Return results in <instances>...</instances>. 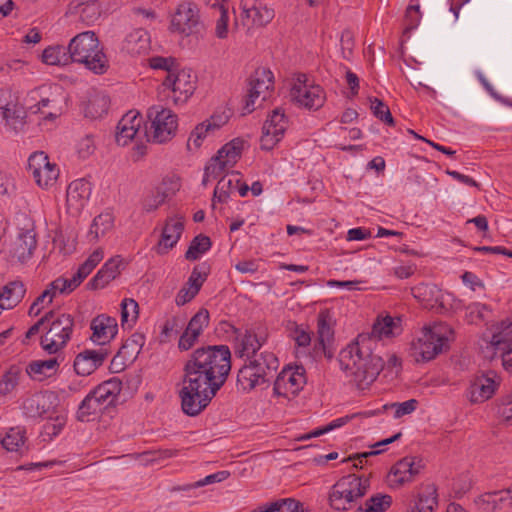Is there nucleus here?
Wrapping results in <instances>:
<instances>
[{
  "instance_id": "nucleus-1",
  "label": "nucleus",
  "mask_w": 512,
  "mask_h": 512,
  "mask_svg": "<svg viewBox=\"0 0 512 512\" xmlns=\"http://www.w3.org/2000/svg\"><path fill=\"white\" fill-rule=\"evenodd\" d=\"M231 371V352L226 345L195 349L183 367L181 407L189 416L199 415L225 384Z\"/></svg>"
},
{
  "instance_id": "nucleus-2",
  "label": "nucleus",
  "mask_w": 512,
  "mask_h": 512,
  "mask_svg": "<svg viewBox=\"0 0 512 512\" xmlns=\"http://www.w3.org/2000/svg\"><path fill=\"white\" fill-rule=\"evenodd\" d=\"M376 342L366 334H360L339 354L341 368L348 373L358 389L368 388L384 368L382 357L374 352Z\"/></svg>"
},
{
  "instance_id": "nucleus-3",
  "label": "nucleus",
  "mask_w": 512,
  "mask_h": 512,
  "mask_svg": "<svg viewBox=\"0 0 512 512\" xmlns=\"http://www.w3.org/2000/svg\"><path fill=\"white\" fill-rule=\"evenodd\" d=\"M67 50L71 56V63L84 64L95 74H103L108 69L107 57L93 31H85L74 36L70 40Z\"/></svg>"
},
{
  "instance_id": "nucleus-4",
  "label": "nucleus",
  "mask_w": 512,
  "mask_h": 512,
  "mask_svg": "<svg viewBox=\"0 0 512 512\" xmlns=\"http://www.w3.org/2000/svg\"><path fill=\"white\" fill-rule=\"evenodd\" d=\"M453 330L445 323H435L424 327L422 335L412 341L409 349L410 356L415 362H427L449 348V336Z\"/></svg>"
},
{
  "instance_id": "nucleus-5",
  "label": "nucleus",
  "mask_w": 512,
  "mask_h": 512,
  "mask_svg": "<svg viewBox=\"0 0 512 512\" xmlns=\"http://www.w3.org/2000/svg\"><path fill=\"white\" fill-rule=\"evenodd\" d=\"M370 488L368 477L349 474L340 478L329 493L330 506L338 511L353 508L358 500L366 495Z\"/></svg>"
},
{
  "instance_id": "nucleus-6",
  "label": "nucleus",
  "mask_w": 512,
  "mask_h": 512,
  "mask_svg": "<svg viewBox=\"0 0 512 512\" xmlns=\"http://www.w3.org/2000/svg\"><path fill=\"white\" fill-rule=\"evenodd\" d=\"M197 76L191 69H175L169 72L158 88L161 100L171 101L175 105L184 104L196 89Z\"/></svg>"
},
{
  "instance_id": "nucleus-7",
  "label": "nucleus",
  "mask_w": 512,
  "mask_h": 512,
  "mask_svg": "<svg viewBox=\"0 0 512 512\" xmlns=\"http://www.w3.org/2000/svg\"><path fill=\"white\" fill-rule=\"evenodd\" d=\"M74 328V318L70 314L57 313L46 322V332L40 338V345L48 354L62 350L71 339Z\"/></svg>"
},
{
  "instance_id": "nucleus-8",
  "label": "nucleus",
  "mask_w": 512,
  "mask_h": 512,
  "mask_svg": "<svg viewBox=\"0 0 512 512\" xmlns=\"http://www.w3.org/2000/svg\"><path fill=\"white\" fill-rule=\"evenodd\" d=\"M147 117L151 122L145 133L148 141L163 144L174 138L178 128V117L170 109L152 106L147 110Z\"/></svg>"
},
{
  "instance_id": "nucleus-9",
  "label": "nucleus",
  "mask_w": 512,
  "mask_h": 512,
  "mask_svg": "<svg viewBox=\"0 0 512 512\" xmlns=\"http://www.w3.org/2000/svg\"><path fill=\"white\" fill-rule=\"evenodd\" d=\"M512 322H502L499 331L492 335V338L483 349L484 357L490 360L498 355L506 370L512 368Z\"/></svg>"
},
{
  "instance_id": "nucleus-10",
  "label": "nucleus",
  "mask_w": 512,
  "mask_h": 512,
  "mask_svg": "<svg viewBox=\"0 0 512 512\" xmlns=\"http://www.w3.org/2000/svg\"><path fill=\"white\" fill-rule=\"evenodd\" d=\"M291 101L306 109L318 110L326 100V95L319 85L307 84V76L300 74L296 78L291 91Z\"/></svg>"
},
{
  "instance_id": "nucleus-11",
  "label": "nucleus",
  "mask_w": 512,
  "mask_h": 512,
  "mask_svg": "<svg viewBox=\"0 0 512 512\" xmlns=\"http://www.w3.org/2000/svg\"><path fill=\"white\" fill-rule=\"evenodd\" d=\"M274 77L270 70L266 68H258L249 78V89L243 107L244 114L251 113L255 110L258 99L265 101L271 90L273 89Z\"/></svg>"
},
{
  "instance_id": "nucleus-12",
  "label": "nucleus",
  "mask_w": 512,
  "mask_h": 512,
  "mask_svg": "<svg viewBox=\"0 0 512 512\" xmlns=\"http://www.w3.org/2000/svg\"><path fill=\"white\" fill-rule=\"evenodd\" d=\"M28 168L37 185L42 188L52 187L59 177L57 165L51 163L43 151L35 152L29 157Z\"/></svg>"
},
{
  "instance_id": "nucleus-13",
  "label": "nucleus",
  "mask_w": 512,
  "mask_h": 512,
  "mask_svg": "<svg viewBox=\"0 0 512 512\" xmlns=\"http://www.w3.org/2000/svg\"><path fill=\"white\" fill-rule=\"evenodd\" d=\"M288 127V119L282 108H276L268 116L262 127L260 145L263 150H271L282 139Z\"/></svg>"
},
{
  "instance_id": "nucleus-14",
  "label": "nucleus",
  "mask_w": 512,
  "mask_h": 512,
  "mask_svg": "<svg viewBox=\"0 0 512 512\" xmlns=\"http://www.w3.org/2000/svg\"><path fill=\"white\" fill-rule=\"evenodd\" d=\"M305 383L306 377L303 367L283 369L274 381L273 391L277 396L290 398V396H296Z\"/></svg>"
},
{
  "instance_id": "nucleus-15",
  "label": "nucleus",
  "mask_w": 512,
  "mask_h": 512,
  "mask_svg": "<svg viewBox=\"0 0 512 512\" xmlns=\"http://www.w3.org/2000/svg\"><path fill=\"white\" fill-rule=\"evenodd\" d=\"M198 25L197 7L192 3H181L172 17L171 26L173 30L189 35L197 30Z\"/></svg>"
},
{
  "instance_id": "nucleus-16",
  "label": "nucleus",
  "mask_w": 512,
  "mask_h": 512,
  "mask_svg": "<svg viewBox=\"0 0 512 512\" xmlns=\"http://www.w3.org/2000/svg\"><path fill=\"white\" fill-rule=\"evenodd\" d=\"M56 395L53 392H38L23 402V410L26 416L31 418L49 415L54 409Z\"/></svg>"
},
{
  "instance_id": "nucleus-17",
  "label": "nucleus",
  "mask_w": 512,
  "mask_h": 512,
  "mask_svg": "<svg viewBox=\"0 0 512 512\" xmlns=\"http://www.w3.org/2000/svg\"><path fill=\"white\" fill-rule=\"evenodd\" d=\"M36 247V233L33 229H27L20 232L11 243L9 254L12 259L24 263L32 257Z\"/></svg>"
},
{
  "instance_id": "nucleus-18",
  "label": "nucleus",
  "mask_w": 512,
  "mask_h": 512,
  "mask_svg": "<svg viewBox=\"0 0 512 512\" xmlns=\"http://www.w3.org/2000/svg\"><path fill=\"white\" fill-rule=\"evenodd\" d=\"M99 394V388L96 387L80 403L76 414L79 421L88 422L91 420V417L113 406L112 403H109L105 395L101 397Z\"/></svg>"
},
{
  "instance_id": "nucleus-19",
  "label": "nucleus",
  "mask_w": 512,
  "mask_h": 512,
  "mask_svg": "<svg viewBox=\"0 0 512 512\" xmlns=\"http://www.w3.org/2000/svg\"><path fill=\"white\" fill-rule=\"evenodd\" d=\"M231 327L236 334L235 354L238 357H246L247 359L258 355L257 351L262 347L265 338L259 337L252 329H246L244 332H241L234 326Z\"/></svg>"
},
{
  "instance_id": "nucleus-20",
  "label": "nucleus",
  "mask_w": 512,
  "mask_h": 512,
  "mask_svg": "<svg viewBox=\"0 0 512 512\" xmlns=\"http://www.w3.org/2000/svg\"><path fill=\"white\" fill-rule=\"evenodd\" d=\"M90 328L92 330L90 339L94 343L105 345L116 336L118 324L115 318L101 314L93 318Z\"/></svg>"
},
{
  "instance_id": "nucleus-21",
  "label": "nucleus",
  "mask_w": 512,
  "mask_h": 512,
  "mask_svg": "<svg viewBox=\"0 0 512 512\" xmlns=\"http://www.w3.org/2000/svg\"><path fill=\"white\" fill-rule=\"evenodd\" d=\"M184 230V217L174 216L167 218L157 246L158 254H166L180 239Z\"/></svg>"
},
{
  "instance_id": "nucleus-22",
  "label": "nucleus",
  "mask_w": 512,
  "mask_h": 512,
  "mask_svg": "<svg viewBox=\"0 0 512 512\" xmlns=\"http://www.w3.org/2000/svg\"><path fill=\"white\" fill-rule=\"evenodd\" d=\"M109 352L107 349L84 350L74 360V370L78 375L88 376L100 367Z\"/></svg>"
},
{
  "instance_id": "nucleus-23",
  "label": "nucleus",
  "mask_w": 512,
  "mask_h": 512,
  "mask_svg": "<svg viewBox=\"0 0 512 512\" xmlns=\"http://www.w3.org/2000/svg\"><path fill=\"white\" fill-rule=\"evenodd\" d=\"M145 343L143 334L134 333L125 340L118 353L112 359L111 365L122 369L126 363H132L140 353Z\"/></svg>"
},
{
  "instance_id": "nucleus-24",
  "label": "nucleus",
  "mask_w": 512,
  "mask_h": 512,
  "mask_svg": "<svg viewBox=\"0 0 512 512\" xmlns=\"http://www.w3.org/2000/svg\"><path fill=\"white\" fill-rule=\"evenodd\" d=\"M495 375L476 376L468 389V397L472 403H482L490 399L496 390L497 383L494 379Z\"/></svg>"
},
{
  "instance_id": "nucleus-25",
  "label": "nucleus",
  "mask_w": 512,
  "mask_h": 512,
  "mask_svg": "<svg viewBox=\"0 0 512 512\" xmlns=\"http://www.w3.org/2000/svg\"><path fill=\"white\" fill-rule=\"evenodd\" d=\"M512 489H502L497 491L485 492L479 495L474 503L478 510L482 512H495L502 509L506 504L510 505Z\"/></svg>"
},
{
  "instance_id": "nucleus-26",
  "label": "nucleus",
  "mask_w": 512,
  "mask_h": 512,
  "mask_svg": "<svg viewBox=\"0 0 512 512\" xmlns=\"http://www.w3.org/2000/svg\"><path fill=\"white\" fill-rule=\"evenodd\" d=\"M240 5L245 17L255 26H264L274 18V10L258 0H241Z\"/></svg>"
},
{
  "instance_id": "nucleus-27",
  "label": "nucleus",
  "mask_w": 512,
  "mask_h": 512,
  "mask_svg": "<svg viewBox=\"0 0 512 512\" xmlns=\"http://www.w3.org/2000/svg\"><path fill=\"white\" fill-rule=\"evenodd\" d=\"M248 360L254 366L257 373L256 376L261 379L263 384L268 383L274 377L279 367L278 358L270 351H262Z\"/></svg>"
},
{
  "instance_id": "nucleus-28",
  "label": "nucleus",
  "mask_w": 512,
  "mask_h": 512,
  "mask_svg": "<svg viewBox=\"0 0 512 512\" xmlns=\"http://www.w3.org/2000/svg\"><path fill=\"white\" fill-rule=\"evenodd\" d=\"M90 185L84 179L71 182L67 188L66 201L69 209L80 212L90 196Z\"/></svg>"
},
{
  "instance_id": "nucleus-29",
  "label": "nucleus",
  "mask_w": 512,
  "mask_h": 512,
  "mask_svg": "<svg viewBox=\"0 0 512 512\" xmlns=\"http://www.w3.org/2000/svg\"><path fill=\"white\" fill-rule=\"evenodd\" d=\"M122 264L123 259L119 255L109 259L89 282L90 289L103 288L114 280L119 275Z\"/></svg>"
},
{
  "instance_id": "nucleus-30",
  "label": "nucleus",
  "mask_w": 512,
  "mask_h": 512,
  "mask_svg": "<svg viewBox=\"0 0 512 512\" xmlns=\"http://www.w3.org/2000/svg\"><path fill=\"white\" fill-rule=\"evenodd\" d=\"M32 98L37 100V103L30 107L32 113H40L45 120H54L62 114L59 101L53 96L42 97L40 90L33 91Z\"/></svg>"
},
{
  "instance_id": "nucleus-31",
  "label": "nucleus",
  "mask_w": 512,
  "mask_h": 512,
  "mask_svg": "<svg viewBox=\"0 0 512 512\" xmlns=\"http://www.w3.org/2000/svg\"><path fill=\"white\" fill-rule=\"evenodd\" d=\"M317 328L319 345L322 347L324 355L331 359L334 354L331 349V343L334 339V330L331 326V317L328 311H321L319 313Z\"/></svg>"
},
{
  "instance_id": "nucleus-32",
  "label": "nucleus",
  "mask_w": 512,
  "mask_h": 512,
  "mask_svg": "<svg viewBox=\"0 0 512 512\" xmlns=\"http://www.w3.org/2000/svg\"><path fill=\"white\" fill-rule=\"evenodd\" d=\"M150 48V37L146 30L135 29L124 41L123 50L132 56L145 54Z\"/></svg>"
},
{
  "instance_id": "nucleus-33",
  "label": "nucleus",
  "mask_w": 512,
  "mask_h": 512,
  "mask_svg": "<svg viewBox=\"0 0 512 512\" xmlns=\"http://www.w3.org/2000/svg\"><path fill=\"white\" fill-rule=\"evenodd\" d=\"M421 468L420 460L416 462L413 457H404L394 465L392 471L396 477V482L402 485L413 481L414 477L420 473Z\"/></svg>"
},
{
  "instance_id": "nucleus-34",
  "label": "nucleus",
  "mask_w": 512,
  "mask_h": 512,
  "mask_svg": "<svg viewBox=\"0 0 512 512\" xmlns=\"http://www.w3.org/2000/svg\"><path fill=\"white\" fill-rule=\"evenodd\" d=\"M226 123V119L221 120L220 122H215V117H211L209 120L199 123L191 132L188 140H187V149L189 151L193 149H198L202 140L206 137L209 131H214L219 129Z\"/></svg>"
},
{
  "instance_id": "nucleus-35",
  "label": "nucleus",
  "mask_w": 512,
  "mask_h": 512,
  "mask_svg": "<svg viewBox=\"0 0 512 512\" xmlns=\"http://www.w3.org/2000/svg\"><path fill=\"white\" fill-rule=\"evenodd\" d=\"M59 366L56 358L30 362L26 367L27 374L34 380L43 381L51 377Z\"/></svg>"
},
{
  "instance_id": "nucleus-36",
  "label": "nucleus",
  "mask_w": 512,
  "mask_h": 512,
  "mask_svg": "<svg viewBox=\"0 0 512 512\" xmlns=\"http://www.w3.org/2000/svg\"><path fill=\"white\" fill-rule=\"evenodd\" d=\"M437 505V488L434 484H427L420 488L412 512H434Z\"/></svg>"
},
{
  "instance_id": "nucleus-37",
  "label": "nucleus",
  "mask_w": 512,
  "mask_h": 512,
  "mask_svg": "<svg viewBox=\"0 0 512 512\" xmlns=\"http://www.w3.org/2000/svg\"><path fill=\"white\" fill-rule=\"evenodd\" d=\"M24 284L20 281H12L0 290V303L6 308L15 307L25 295Z\"/></svg>"
},
{
  "instance_id": "nucleus-38",
  "label": "nucleus",
  "mask_w": 512,
  "mask_h": 512,
  "mask_svg": "<svg viewBox=\"0 0 512 512\" xmlns=\"http://www.w3.org/2000/svg\"><path fill=\"white\" fill-rule=\"evenodd\" d=\"M2 116L7 124L13 128L15 132H18L22 131L26 124L27 112L17 98L10 107L2 111Z\"/></svg>"
},
{
  "instance_id": "nucleus-39",
  "label": "nucleus",
  "mask_w": 512,
  "mask_h": 512,
  "mask_svg": "<svg viewBox=\"0 0 512 512\" xmlns=\"http://www.w3.org/2000/svg\"><path fill=\"white\" fill-rule=\"evenodd\" d=\"M114 226V217L111 213L105 212L96 216L90 226L88 237L90 241H98L100 237L111 231Z\"/></svg>"
},
{
  "instance_id": "nucleus-40",
  "label": "nucleus",
  "mask_w": 512,
  "mask_h": 512,
  "mask_svg": "<svg viewBox=\"0 0 512 512\" xmlns=\"http://www.w3.org/2000/svg\"><path fill=\"white\" fill-rule=\"evenodd\" d=\"M256 370L254 366L248 360L238 371L237 384L243 391H251L256 386L263 384L261 379L256 376Z\"/></svg>"
},
{
  "instance_id": "nucleus-41",
  "label": "nucleus",
  "mask_w": 512,
  "mask_h": 512,
  "mask_svg": "<svg viewBox=\"0 0 512 512\" xmlns=\"http://www.w3.org/2000/svg\"><path fill=\"white\" fill-rule=\"evenodd\" d=\"M251 512H304L302 504L293 498H283L267 503Z\"/></svg>"
},
{
  "instance_id": "nucleus-42",
  "label": "nucleus",
  "mask_w": 512,
  "mask_h": 512,
  "mask_svg": "<svg viewBox=\"0 0 512 512\" xmlns=\"http://www.w3.org/2000/svg\"><path fill=\"white\" fill-rule=\"evenodd\" d=\"M42 61L48 65L65 66L71 63V56L67 47L57 45L43 51Z\"/></svg>"
},
{
  "instance_id": "nucleus-43",
  "label": "nucleus",
  "mask_w": 512,
  "mask_h": 512,
  "mask_svg": "<svg viewBox=\"0 0 512 512\" xmlns=\"http://www.w3.org/2000/svg\"><path fill=\"white\" fill-rule=\"evenodd\" d=\"M243 148V141L234 139L225 144L217 153L218 158L223 159L230 168H232L238 161Z\"/></svg>"
},
{
  "instance_id": "nucleus-44",
  "label": "nucleus",
  "mask_w": 512,
  "mask_h": 512,
  "mask_svg": "<svg viewBox=\"0 0 512 512\" xmlns=\"http://www.w3.org/2000/svg\"><path fill=\"white\" fill-rule=\"evenodd\" d=\"M238 184H240V179L237 175L223 176L215 187L214 199L216 198L219 202H225L229 195L236 190Z\"/></svg>"
},
{
  "instance_id": "nucleus-45",
  "label": "nucleus",
  "mask_w": 512,
  "mask_h": 512,
  "mask_svg": "<svg viewBox=\"0 0 512 512\" xmlns=\"http://www.w3.org/2000/svg\"><path fill=\"white\" fill-rule=\"evenodd\" d=\"M212 242L206 235L199 234L195 236L185 253V258L189 261L197 260L203 253L211 248Z\"/></svg>"
},
{
  "instance_id": "nucleus-46",
  "label": "nucleus",
  "mask_w": 512,
  "mask_h": 512,
  "mask_svg": "<svg viewBox=\"0 0 512 512\" xmlns=\"http://www.w3.org/2000/svg\"><path fill=\"white\" fill-rule=\"evenodd\" d=\"M392 504L388 494H377L367 499L364 507L359 506L355 512H385Z\"/></svg>"
},
{
  "instance_id": "nucleus-47",
  "label": "nucleus",
  "mask_w": 512,
  "mask_h": 512,
  "mask_svg": "<svg viewBox=\"0 0 512 512\" xmlns=\"http://www.w3.org/2000/svg\"><path fill=\"white\" fill-rule=\"evenodd\" d=\"M26 440L25 430L20 427L11 428L1 443L7 451H18Z\"/></svg>"
},
{
  "instance_id": "nucleus-48",
  "label": "nucleus",
  "mask_w": 512,
  "mask_h": 512,
  "mask_svg": "<svg viewBox=\"0 0 512 512\" xmlns=\"http://www.w3.org/2000/svg\"><path fill=\"white\" fill-rule=\"evenodd\" d=\"M20 369L12 366L0 378V396H6L11 393L19 382Z\"/></svg>"
},
{
  "instance_id": "nucleus-49",
  "label": "nucleus",
  "mask_w": 512,
  "mask_h": 512,
  "mask_svg": "<svg viewBox=\"0 0 512 512\" xmlns=\"http://www.w3.org/2000/svg\"><path fill=\"white\" fill-rule=\"evenodd\" d=\"M76 12L79 14L80 20L87 25L93 24L101 15L100 4H77Z\"/></svg>"
},
{
  "instance_id": "nucleus-50",
  "label": "nucleus",
  "mask_w": 512,
  "mask_h": 512,
  "mask_svg": "<svg viewBox=\"0 0 512 512\" xmlns=\"http://www.w3.org/2000/svg\"><path fill=\"white\" fill-rule=\"evenodd\" d=\"M97 388H99V396L105 395L109 403L114 405L122 390V382L118 378H112L98 385Z\"/></svg>"
},
{
  "instance_id": "nucleus-51",
  "label": "nucleus",
  "mask_w": 512,
  "mask_h": 512,
  "mask_svg": "<svg viewBox=\"0 0 512 512\" xmlns=\"http://www.w3.org/2000/svg\"><path fill=\"white\" fill-rule=\"evenodd\" d=\"M395 326L394 320L390 316H386L381 320H377L372 327L371 335H368L372 338L376 345L378 344V340L382 336H390L393 334V327Z\"/></svg>"
},
{
  "instance_id": "nucleus-52",
  "label": "nucleus",
  "mask_w": 512,
  "mask_h": 512,
  "mask_svg": "<svg viewBox=\"0 0 512 512\" xmlns=\"http://www.w3.org/2000/svg\"><path fill=\"white\" fill-rule=\"evenodd\" d=\"M286 329L289 336L296 342L298 347H307L310 345L311 337L308 331L299 326L295 321H288Z\"/></svg>"
},
{
  "instance_id": "nucleus-53",
  "label": "nucleus",
  "mask_w": 512,
  "mask_h": 512,
  "mask_svg": "<svg viewBox=\"0 0 512 512\" xmlns=\"http://www.w3.org/2000/svg\"><path fill=\"white\" fill-rule=\"evenodd\" d=\"M212 9L215 14L218 15L215 28L216 36L220 39H224L228 34V9L222 4H214Z\"/></svg>"
},
{
  "instance_id": "nucleus-54",
  "label": "nucleus",
  "mask_w": 512,
  "mask_h": 512,
  "mask_svg": "<svg viewBox=\"0 0 512 512\" xmlns=\"http://www.w3.org/2000/svg\"><path fill=\"white\" fill-rule=\"evenodd\" d=\"M103 259V250L96 249L88 259L78 268L76 275L78 279L84 280Z\"/></svg>"
},
{
  "instance_id": "nucleus-55",
  "label": "nucleus",
  "mask_w": 512,
  "mask_h": 512,
  "mask_svg": "<svg viewBox=\"0 0 512 512\" xmlns=\"http://www.w3.org/2000/svg\"><path fill=\"white\" fill-rule=\"evenodd\" d=\"M371 103V109L375 117L389 126L395 125V121L392 117L389 107L382 100L374 98Z\"/></svg>"
},
{
  "instance_id": "nucleus-56",
  "label": "nucleus",
  "mask_w": 512,
  "mask_h": 512,
  "mask_svg": "<svg viewBox=\"0 0 512 512\" xmlns=\"http://www.w3.org/2000/svg\"><path fill=\"white\" fill-rule=\"evenodd\" d=\"M208 324L209 312L207 309L202 308L191 318L186 329L200 336L203 328L208 326Z\"/></svg>"
},
{
  "instance_id": "nucleus-57",
  "label": "nucleus",
  "mask_w": 512,
  "mask_h": 512,
  "mask_svg": "<svg viewBox=\"0 0 512 512\" xmlns=\"http://www.w3.org/2000/svg\"><path fill=\"white\" fill-rule=\"evenodd\" d=\"M412 293L415 298H418L421 302H424L426 306L433 307L434 304L432 302V296L435 293H439V290L435 285H429V284H420L417 287H414L412 289Z\"/></svg>"
},
{
  "instance_id": "nucleus-58",
  "label": "nucleus",
  "mask_w": 512,
  "mask_h": 512,
  "mask_svg": "<svg viewBox=\"0 0 512 512\" xmlns=\"http://www.w3.org/2000/svg\"><path fill=\"white\" fill-rule=\"evenodd\" d=\"M417 400L416 399H409L405 402H402V403H391L389 405H385L384 406V409H394L395 412H394V417L395 418H400L404 415H407V414H410L412 413L416 407H417Z\"/></svg>"
},
{
  "instance_id": "nucleus-59",
  "label": "nucleus",
  "mask_w": 512,
  "mask_h": 512,
  "mask_svg": "<svg viewBox=\"0 0 512 512\" xmlns=\"http://www.w3.org/2000/svg\"><path fill=\"white\" fill-rule=\"evenodd\" d=\"M138 133L139 131L135 130V128L118 124L115 140L118 145L126 146L130 141L134 140L137 137Z\"/></svg>"
},
{
  "instance_id": "nucleus-60",
  "label": "nucleus",
  "mask_w": 512,
  "mask_h": 512,
  "mask_svg": "<svg viewBox=\"0 0 512 512\" xmlns=\"http://www.w3.org/2000/svg\"><path fill=\"white\" fill-rule=\"evenodd\" d=\"M405 19H406V27H405L404 33H407V32L412 31L413 29H415L420 23V19H421L420 6L418 4L417 5H409L406 9Z\"/></svg>"
},
{
  "instance_id": "nucleus-61",
  "label": "nucleus",
  "mask_w": 512,
  "mask_h": 512,
  "mask_svg": "<svg viewBox=\"0 0 512 512\" xmlns=\"http://www.w3.org/2000/svg\"><path fill=\"white\" fill-rule=\"evenodd\" d=\"M230 167L226 165L223 159L218 158V156H214L210 159L208 164L205 167V172L207 175H211L213 179L217 178L224 172H226Z\"/></svg>"
},
{
  "instance_id": "nucleus-62",
  "label": "nucleus",
  "mask_w": 512,
  "mask_h": 512,
  "mask_svg": "<svg viewBox=\"0 0 512 512\" xmlns=\"http://www.w3.org/2000/svg\"><path fill=\"white\" fill-rule=\"evenodd\" d=\"M96 146L92 135H86L81 138L77 144V153L79 157L86 159L95 152Z\"/></svg>"
},
{
  "instance_id": "nucleus-63",
  "label": "nucleus",
  "mask_w": 512,
  "mask_h": 512,
  "mask_svg": "<svg viewBox=\"0 0 512 512\" xmlns=\"http://www.w3.org/2000/svg\"><path fill=\"white\" fill-rule=\"evenodd\" d=\"M149 65L153 69H161L166 71V75L176 69L175 60L171 57H152L149 59Z\"/></svg>"
},
{
  "instance_id": "nucleus-64",
  "label": "nucleus",
  "mask_w": 512,
  "mask_h": 512,
  "mask_svg": "<svg viewBox=\"0 0 512 512\" xmlns=\"http://www.w3.org/2000/svg\"><path fill=\"white\" fill-rule=\"evenodd\" d=\"M166 199V194L156 191L151 196H147L143 200V208L147 212L156 210Z\"/></svg>"
}]
</instances>
